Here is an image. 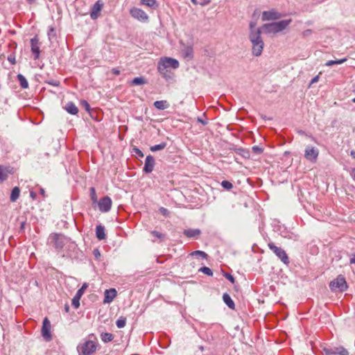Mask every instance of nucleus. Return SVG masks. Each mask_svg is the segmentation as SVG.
Wrapping results in <instances>:
<instances>
[{
  "label": "nucleus",
  "instance_id": "nucleus-1",
  "mask_svg": "<svg viewBox=\"0 0 355 355\" xmlns=\"http://www.w3.org/2000/svg\"><path fill=\"white\" fill-rule=\"evenodd\" d=\"M261 32L249 33V40L252 44V53L254 56H260L262 53L264 42L261 37Z\"/></svg>",
  "mask_w": 355,
  "mask_h": 355
},
{
  "label": "nucleus",
  "instance_id": "nucleus-2",
  "mask_svg": "<svg viewBox=\"0 0 355 355\" xmlns=\"http://www.w3.org/2000/svg\"><path fill=\"white\" fill-rule=\"evenodd\" d=\"M291 22V19L282 20L277 22L265 24L262 28L265 30L266 33L275 34L284 31Z\"/></svg>",
  "mask_w": 355,
  "mask_h": 355
},
{
  "label": "nucleus",
  "instance_id": "nucleus-3",
  "mask_svg": "<svg viewBox=\"0 0 355 355\" xmlns=\"http://www.w3.org/2000/svg\"><path fill=\"white\" fill-rule=\"evenodd\" d=\"M49 239L56 250H62L68 242V239L65 236L58 233L51 234Z\"/></svg>",
  "mask_w": 355,
  "mask_h": 355
},
{
  "label": "nucleus",
  "instance_id": "nucleus-4",
  "mask_svg": "<svg viewBox=\"0 0 355 355\" xmlns=\"http://www.w3.org/2000/svg\"><path fill=\"white\" fill-rule=\"evenodd\" d=\"M96 343L92 340H87L84 343L79 345L77 347L78 351L83 355H91L96 350Z\"/></svg>",
  "mask_w": 355,
  "mask_h": 355
},
{
  "label": "nucleus",
  "instance_id": "nucleus-5",
  "mask_svg": "<svg viewBox=\"0 0 355 355\" xmlns=\"http://www.w3.org/2000/svg\"><path fill=\"white\" fill-rule=\"evenodd\" d=\"M329 287L332 291L338 289V291L343 292L347 289L348 286L345 277L342 275H338L336 279L330 282Z\"/></svg>",
  "mask_w": 355,
  "mask_h": 355
},
{
  "label": "nucleus",
  "instance_id": "nucleus-6",
  "mask_svg": "<svg viewBox=\"0 0 355 355\" xmlns=\"http://www.w3.org/2000/svg\"><path fill=\"white\" fill-rule=\"evenodd\" d=\"M268 245L270 250H272L284 263H289L288 257L284 250L276 246L273 243H269Z\"/></svg>",
  "mask_w": 355,
  "mask_h": 355
},
{
  "label": "nucleus",
  "instance_id": "nucleus-7",
  "mask_svg": "<svg viewBox=\"0 0 355 355\" xmlns=\"http://www.w3.org/2000/svg\"><path fill=\"white\" fill-rule=\"evenodd\" d=\"M157 66L162 67L163 69L166 68L167 69H176L179 67V62L174 58L164 57L161 58L158 62Z\"/></svg>",
  "mask_w": 355,
  "mask_h": 355
},
{
  "label": "nucleus",
  "instance_id": "nucleus-8",
  "mask_svg": "<svg viewBox=\"0 0 355 355\" xmlns=\"http://www.w3.org/2000/svg\"><path fill=\"white\" fill-rule=\"evenodd\" d=\"M319 155V150L317 148L312 146H307L304 150V157L311 162H315Z\"/></svg>",
  "mask_w": 355,
  "mask_h": 355
},
{
  "label": "nucleus",
  "instance_id": "nucleus-9",
  "mask_svg": "<svg viewBox=\"0 0 355 355\" xmlns=\"http://www.w3.org/2000/svg\"><path fill=\"white\" fill-rule=\"evenodd\" d=\"M130 15L141 21H146L148 19V15L141 9L134 7L130 10Z\"/></svg>",
  "mask_w": 355,
  "mask_h": 355
},
{
  "label": "nucleus",
  "instance_id": "nucleus-10",
  "mask_svg": "<svg viewBox=\"0 0 355 355\" xmlns=\"http://www.w3.org/2000/svg\"><path fill=\"white\" fill-rule=\"evenodd\" d=\"M112 204L111 198L109 196H105L98 201V209L101 212H107L111 209Z\"/></svg>",
  "mask_w": 355,
  "mask_h": 355
},
{
  "label": "nucleus",
  "instance_id": "nucleus-11",
  "mask_svg": "<svg viewBox=\"0 0 355 355\" xmlns=\"http://www.w3.org/2000/svg\"><path fill=\"white\" fill-rule=\"evenodd\" d=\"M31 52L34 55V59L37 60L40 55V43L37 36L31 39Z\"/></svg>",
  "mask_w": 355,
  "mask_h": 355
},
{
  "label": "nucleus",
  "instance_id": "nucleus-12",
  "mask_svg": "<svg viewBox=\"0 0 355 355\" xmlns=\"http://www.w3.org/2000/svg\"><path fill=\"white\" fill-rule=\"evenodd\" d=\"M157 70L167 82L172 83L174 81L175 75L171 69H163L162 67L157 66Z\"/></svg>",
  "mask_w": 355,
  "mask_h": 355
},
{
  "label": "nucleus",
  "instance_id": "nucleus-13",
  "mask_svg": "<svg viewBox=\"0 0 355 355\" xmlns=\"http://www.w3.org/2000/svg\"><path fill=\"white\" fill-rule=\"evenodd\" d=\"M103 3L100 0L97 1L92 7L90 17L92 19H96L100 16V12L103 8Z\"/></svg>",
  "mask_w": 355,
  "mask_h": 355
},
{
  "label": "nucleus",
  "instance_id": "nucleus-14",
  "mask_svg": "<svg viewBox=\"0 0 355 355\" xmlns=\"http://www.w3.org/2000/svg\"><path fill=\"white\" fill-rule=\"evenodd\" d=\"M282 17L281 14L275 10H270L268 11H263L261 16L263 21L274 20L279 19Z\"/></svg>",
  "mask_w": 355,
  "mask_h": 355
},
{
  "label": "nucleus",
  "instance_id": "nucleus-15",
  "mask_svg": "<svg viewBox=\"0 0 355 355\" xmlns=\"http://www.w3.org/2000/svg\"><path fill=\"white\" fill-rule=\"evenodd\" d=\"M155 159L151 155H148L145 160L144 167L143 168V171L146 173H150L153 171L154 166H155Z\"/></svg>",
  "mask_w": 355,
  "mask_h": 355
},
{
  "label": "nucleus",
  "instance_id": "nucleus-16",
  "mask_svg": "<svg viewBox=\"0 0 355 355\" xmlns=\"http://www.w3.org/2000/svg\"><path fill=\"white\" fill-rule=\"evenodd\" d=\"M324 351L326 352V354H340V355H347L348 352L343 347H334V348H324Z\"/></svg>",
  "mask_w": 355,
  "mask_h": 355
},
{
  "label": "nucleus",
  "instance_id": "nucleus-17",
  "mask_svg": "<svg viewBox=\"0 0 355 355\" xmlns=\"http://www.w3.org/2000/svg\"><path fill=\"white\" fill-rule=\"evenodd\" d=\"M116 296V291L114 288H110L105 291L104 303H110Z\"/></svg>",
  "mask_w": 355,
  "mask_h": 355
},
{
  "label": "nucleus",
  "instance_id": "nucleus-18",
  "mask_svg": "<svg viewBox=\"0 0 355 355\" xmlns=\"http://www.w3.org/2000/svg\"><path fill=\"white\" fill-rule=\"evenodd\" d=\"M183 234L188 238L198 239L201 231L199 229H187L184 230Z\"/></svg>",
  "mask_w": 355,
  "mask_h": 355
},
{
  "label": "nucleus",
  "instance_id": "nucleus-19",
  "mask_svg": "<svg viewBox=\"0 0 355 355\" xmlns=\"http://www.w3.org/2000/svg\"><path fill=\"white\" fill-rule=\"evenodd\" d=\"M96 238L101 241L105 239L106 234L105 232V227L102 225H98L96 227Z\"/></svg>",
  "mask_w": 355,
  "mask_h": 355
},
{
  "label": "nucleus",
  "instance_id": "nucleus-20",
  "mask_svg": "<svg viewBox=\"0 0 355 355\" xmlns=\"http://www.w3.org/2000/svg\"><path fill=\"white\" fill-rule=\"evenodd\" d=\"M183 55L185 58L191 60L193 57V49L191 46H184L182 49Z\"/></svg>",
  "mask_w": 355,
  "mask_h": 355
},
{
  "label": "nucleus",
  "instance_id": "nucleus-21",
  "mask_svg": "<svg viewBox=\"0 0 355 355\" xmlns=\"http://www.w3.org/2000/svg\"><path fill=\"white\" fill-rule=\"evenodd\" d=\"M65 110H67V112L71 114H78V107H76V105L72 103V102H69L66 104L65 105Z\"/></svg>",
  "mask_w": 355,
  "mask_h": 355
},
{
  "label": "nucleus",
  "instance_id": "nucleus-22",
  "mask_svg": "<svg viewBox=\"0 0 355 355\" xmlns=\"http://www.w3.org/2000/svg\"><path fill=\"white\" fill-rule=\"evenodd\" d=\"M223 300L225 304L231 309H234L235 304L231 297L227 293H224L223 295Z\"/></svg>",
  "mask_w": 355,
  "mask_h": 355
},
{
  "label": "nucleus",
  "instance_id": "nucleus-23",
  "mask_svg": "<svg viewBox=\"0 0 355 355\" xmlns=\"http://www.w3.org/2000/svg\"><path fill=\"white\" fill-rule=\"evenodd\" d=\"M20 194V189L18 187H14L10 193V200L11 202H16L17 200L19 198Z\"/></svg>",
  "mask_w": 355,
  "mask_h": 355
},
{
  "label": "nucleus",
  "instance_id": "nucleus-24",
  "mask_svg": "<svg viewBox=\"0 0 355 355\" xmlns=\"http://www.w3.org/2000/svg\"><path fill=\"white\" fill-rule=\"evenodd\" d=\"M154 106L158 110H163L168 107L169 104L166 101H157L154 103Z\"/></svg>",
  "mask_w": 355,
  "mask_h": 355
},
{
  "label": "nucleus",
  "instance_id": "nucleus-25",
  "mask_svg": "<svg viewBox=\"0 0 355 355\" xmlns=\"http://www.w3.org/2000/svg\"><path fill=\"white\" fill-rule=\"evenodd\" d=\"M17 78L21 88L26 89L28 87V83L26 78L22 74H18Z\"/></svg>",
  "mask_w": 355,
  "mask_h": 355
},
{
  "label": "nucleus",
  "instance_id": "nucleus-26",
  "mask_svg": "<svg viewBox=\"0 0 355 355\" xmlns=\"http://www.w3.org/2000/svg\"><path fill=\"white\" fill-rule=\"evenodd\" d=\"M51 327V325L50 321L47 318H45L43 320L41 333H50Z\"/></svg>",
  "mask_w": 355,
  "mask_h": 355
},
{
  "label": "nucleus",
  "instance_id": "nucleus-27",
  "mask_svg": "<svg viewBox=\"0 0 355 355\" xmlns=\"http://www.w3.org/2000/svg\"><path fill=\"white\" fill-rule=\"evenodd\" d=\"M150 234L157 239L159 242H162L166 239V234L161 233L156 230H153L150 232Z\"/></svg>",
  "mask_w": 355,
  "mask_h": 355
},
{
  "label": "nucleus",
  "instance_id": "nucleus-28",
  "mask_svg": "<svg viewBox=\"0 0 355 355\" xmlns=\"http://www.w3.org/2000/svg\"><path fill=\"white\" fill-rule=\"evenodd\" d=\"M8 171L6 167L0 166V181L3 182L8 178Z\"/></svg>",
  "mask_w": 355,
  "mask_h": 355
},
{
  "label": "nucleus",
  "instance_id": "nucleus-29",
  "mask_svg": "<svg viewBox=\"0 0 355 355\" xmlns=\"http://www.w3.org/2000/svg\"><path fill=\"white\" fill-rule=\"evenodd\" d=\"M133 85H141L146 84V80L144 77H136L132 81Z\"/></svg>",
  "mask_w": 355,
  "mask_h": 355
},
{
  "label": "nucleus",
  "instance_id": "nucleus-30",
  "mask_svg": "<svg viewBox=\"0 0 355 355\" xmlns=\"http://www.w3.org/2000/svg\"><path fill=\"white\" fill-rule=\"evenodd\" d=\"M166 147V142H162L159 144L150 146V150L152 152H156L158 150H162L164 149Z\"/></svg>",
  "mask_w": 355,
  "mask_h": 355
},
{
  "label": "nucleus",
  "instance_id": "nucleus-31",
  "mask_svg": "<svg viewBox=\"0 0 355 355\" xmlns=\"http://www.w3.org/2000/svg\"><path fill=\"white\" fill-rule=\"evenodd\" d=\"M81 296H78V295H75L71 301V304L75 309H78L80 306V300Z\"/></svg>",
  "mask_w": 355,
  "mask_h": 355
},
{
  "label": "nucleus",
  "instance_id": "nucleus-32",
  "mask_svg": "<svg viewBox=\"0 0 355 355\" xmlns=\"http://www.w3.org/2000/svg\"><path fill=\"white\" fill-rule=\"evenodd\" d=\"M141 4L152 8L156 4V0H141Z\"/></svg>",
  "mask_w": 355,
  "mask_h": 355
},
{
  "label": "nucleus",
  "instance_id": "nucleus-33",
  "mask_svg": "<svg viewBox=\"0 0 355 355\" xmlns=\"http://www.w3.org/2000/svg\"><path fill=\"white\" fill-rule=\"evenodd\" d=\"M125 323H126V318H123V317L119 318L116 322V324L118 328L124 327L125 325Z\"/></svg>",
  "mask_w": 355,
  "mask_h": 355
},
{
  "label": "nucleus",
  "instance_id": "nucleus-34",
  "mask_svg": "<svg viewBox=\"0 0 355 355\" xmlns=\"http://www.w3.org/2000/svg\"><path fill=\"white\" fill-rule=\"evenodd\" d=\"M88 288V284L87 283H84L81 288L80 289L78 290V291L76 292V295H78V296H83V294L85 293L86 289Z\"/></svg>",
  "mask_w": 355,
  "mask_h": 355
},
{
  "label": "nucleus",
  "instance_id": "nucleus-35",
  "mask_svg": "<svg viewBox=\"0 0 355 355\" xmlns=\"http://www.w3.org/2000/svg\"><path fill=\"white\" fill-rule=\"evenodd\" d=\"M249 27H250V33H252L253 32H261V28H256V23L254 21H250Z\"/></svg>",
  "mask_w": 355,
  "mask_h": 355
},
{
  "label": "nucleus",
  "instance_id": "nucleus-36",
  "mask_svg": "<svg viewBox=\"0 0 355 355\" xmlns=\"http://www.w3.org/2000/svg\"><path fill=\"white\" fill-rule=\"evenodd\" d=\"M199 271L200 272H202V273L208 275V276H212L213 275V272L212 270L208 268V267H206V266H203L202 268H200L199 269Z\"/></svg>",
  "mask_w": 355,
  "mask_h": 355
},
{
  "label": "nucleus",
  "instance_id": "nucleus-37",
  "mask_svg": "<svg viewBox=\"0 0 355 355\" xmlns=\"http://www.w3.org/2000/svg\"><path fill=\"white\" fill-rule=\"evenodd\" d=\"M221 186L226 190H230L233 188L232 183L227 180L222 181Z\"/></svg>",
  "mask_w": 355,
  "mask_h": 355
},
{
  "label": "nucleus",
  "instance_id": "nucleus-38",
  "mask_svg": "<svg viewBox=\"0 0 355 355\" xmlns=\"http://www.w3.org/2000/svg\"><path fill=\"white\" fill-rule=\"evenodd\" d=\"M89 191H90L91 200H92V202L94 203H96L97 202V196H96V193L95 189L94 187H91L89 189Z\"/></svg>",
  "mask_w": 355,
  "mask_h": 355
},
{
  "label": "nucleus",
  "instance_id": "nucleus-39",
  "mask_svg": "<svg viewBox=\"0 0 355 355\" xmlns=\"http://www.w3.org/2000/svg\"><path fill=\"white\" fill-rule=\"evenodd\" d=\"M101 340L104 343H108L113 340L112 334H101Z\"/></svg>",
  "mask_w": 355,
  "mask_h": 355
},
{
  "label": "nucleus",
  "instance_id": "nucleus-40",
  "mask_svg": "<svg viewBox=\"0 0 355 355\" xmlns=\"http://www.w3.org/2000/svg\"><path fill=\"white\" fill-rule=\"evenodd\" d=\"M191 255H192V256L198 255V256L201 257L202 259H205L207 257V254L205 252L200 251V250L194 251V252H191Z\"/></svg>",
  "mask_w": 355,
  "mask_h": 355
},
{
  "label": "nucleus",
  "instance_id": "nucleus-41",
  "mask_svg": "<svg viewBox=\"0 0 355 355\" xmlns=\"http://www.w3.org/2000/svg\"><path fill=\"white\" fill-rule=\"evenodd\" d=\"M252 150L256 154H261L263 152V148L258 146H254L252 147Z\"/></svg>",
  "mask_w": 355,
  "mask_h": 355
},
{
  "label": "nucleus",
  "instance_id": "nucleus-42",
  "mask_svg": "<svg viewBox=\"0 0 355 355\" xmlns=\"http://www.w3.org/2000/svg\"><path fill=\"white\" fill-rule=\"evenodd\" d=\"M81 105L85 109L86 111L89 112V110H90V105H89V104L88 103V102L87 101H85V100L82 101H81Z\"/></svg>",
  "mask_w": 355,
  "mask_h": 355
},
{
  "label": "nucleus",
  "instance_id": "nucleus-43",
  "mask_svg": "<svg viewBox=\"0 0 355 355\" xmlns=\"http://www.w3.org/2000/svg\"><path fill=\"white\" fill-rule=\"evenodd\" d=\"M224 276H225V277H226V278H227L230 282H231L232 284H234V282H235V279H234V277L231 274H230V273H225V274L224 275Z\"/></svg>",
  "mask_w": 355,
  "mask_h": 355
},
{
  "label": "nucleus",
  "instance_id": "nucleus-44",
  "mask_svg": "<svg viewBox=\"0 0 355 355\" xmlns=\"http://www.w3.org/2000/svg\"><path fill=\"white\" fill-rule=\"evenodd\" d=\"M55 29L53 27H51L49 28V31H48V36L49 37V39L51 37H53L55 36Z\"/></svg>",
  "mask_w": 355,
  "mask_h": 355
},
{
  "label": "nucleus",
  "instance_id": "nucleus-45",
  "mask_svg": "<svg viewBox=\"0 0 355 355\" xmlns=\"http://www.w3.org/2000/svg\"><path fill=\"white\" fill-rule=\"evenodd\" d=\"M8 60L12 64H15L16 63V60H15V58L14 55H10L8 57Z\"/></svg>",
  "mask_w": 355,
  "mask_h": 355
},
{
  "label": "nucleus",
  "instance_id": "nucleus-46",
  "mask_svg": "<svg viewBox=\"0 0 355 355\" xmlns=\"http://www.w3.org/2000/svg\"><path fill=\"white\" fill-rule=\"evenodd\" d=\"M42 336L46 341H50L52 339V334H42Z\"/></svg>",
  "mask_w": 355,
  "mask_h": 355
},
{
  "label": "nucleus",
  "instance_id": "nucleus-47",
  "mask_svg": "<svg viewBox=\"0 0 355 355\" xmlns=\"http://www.w3.org/2000/svg\"><path fill=\"white\" fill-rule=\"evenodd\" d=\"M49 85L53 86H58L60 85V82L58 80H52L48 82Z\"/></svg>",
  "mask_w": 355,
  "mask_h": 355
},
{
  "label": "nucleus",
  "instance_id": "nucleus-48",
  "mask_svg": "<svg viewBox=\"0 0 355 355\" xmlns=\"http://www.w3.org/2000/svg\"><path fill=\"white\" fill-rule=\"evenodd\" d=\"M334 64H336V60H329L325 63L327 67H331Z\"/></svg>",
  "mask_w": 355,
  "mask_h": 355
},
{
  "label": "nucleus",
  "instance_id": "nucleus-49",
  "mask_svg": "<svg viewBox=\"0 0 355 355\" xmlns=\"http://www.w3.org/2000/svg\"><path fill=\"white\" fill-rule=\"evenodd\" d=\"M112 73L113 74L116 75V76H118V75H119V74H120L121 71H120V70H119V69H117V68H113V69H112Z\"/></svg>",
  "mask_w": 355,
  "mask_h": 355
},
{
  "label": "nucleus",
  "instance_id": "nucleus-50",
  "mask_svg": "<svg viewBox=\"0 0 355 355\" xmlns=\"http://www.w3.org/2000/svg\"><path fill=\"white\" fill-rule=\"evenodd\" d=\"M94 255L96 257V258H98L101 256V253L98 249H94Z\"/></svg>",
  "mask_w": 355,
  "mask_h": 355
},
{
  "label": "nucleus",
  "instance_id": "nucleus-51",
  "mask_svg": "<svg viewBox=\"0 0 355 355\" xmlns=\"http://www.w3.org/2000/svg\"><path fill=\"white\" fill-rule=\"evenodd\" d=\"M135 150L139 157H144V153L139 148H135Z\"/></svg>",
  "mask_w": 355,
  "mask_h": 355
},
{
  "label": "nucleus",
  "instance_id": "nucleus-52",
  "mask_svg": "<svg viewBox=\"0 0 355 355\" xmlns=\"http://www.w3.org/2000/svg\"><path fill=\"white\" fill-rule=\"evenodd\" d=\"M346 61H347V58H343V59H340V60H336V64H343V63L345 62Z\"/></svg>",
  "mask_w": 355,
  "mask_h": 355
},
{
  "label": "nucleus",
  "instance_id": "nucleus-53",
  "mask_svg": "<svg viewBox=\"0 0 355 355\" xmlns=\"http://www.w3.org/2000/svg\"><path fill=\"white\" fill-rule=\"evenodd\" d=\"M30 196L33 200H35L37 198V193L34 191H31Z\"/></svg>",
  "mask_w": 355,
  "mask_h": 355
},
{
  "label": "nucleus",
  "instance_id": "nucleus-54",
  "mask_svg": "<svg viewBox=\"0 0 355 355\" xmlns=\"http://www.w3.org/2000/svg\"><path fill=\"white\" fill-rule=\"evenodd\" d=\"M159 210L160 212L164 216H166L168 213V210L164 207H161Z\"/></svg>",
  "mask_w": 355,
  "mask_h": 355
},
{
  "label": "nucleus",
  "instance_id": "nucleus-55",
  "mask_svg": "<svg viewBox=\"0 0 355 355\" xmlns=\"http://www.w3.org/2000/svg\"><path fill=\"white\" fill-rule=\"evenodd\" d=\"M311 33H312L311 30H310V29H307V30H306V31H304L303 32V35H304V36H308V35H309L310 34H311Z\"/></svg>",
  "mask_w": 355,
  "mask_h": 355
},
{
  "label": "nucleus",
  "instance_id": "nucleus-56",
  "mask_svg": "<svg viewBox=\"0 0 355 355\" xmlns=\"http://www.w3.org/2000/svg\"><path fill=\"white\" fill-rule=\"evenodd\" d=\"M319 80V76H315L311 81V84H313V83H317Z\"/></svg>",
  "mask_w": 355,
  "mask_h": 355
},
{
  "label": "nucleus",
  "instance_id": "nucleus-57",
  "mask_svg": "<svg viewBox=\"0 0 355 355\" xmlns=\"http://www.w3.org/2000/svg\"><path fill=\"white\" fill-rule=\"evenodd\" d=\"M350 174L353 180L355 181V168L352 169Z\"/></svg>",
  "mask_w": 355,
  "mask_h": 355
},
{
  "label": "nucleus",
  "instance_id": "nucleus-58",
  "mask_svg": "<svg viewBox=\"0 0 355 355\" xmlns=\"http://www.w3.org/2000/svg\"><path fill=\"white\" fill-rule=\"evenodd\" d=\"M40 193L44 197H46L45 191L43 188H40Z\"/></svg>",
  "mask_w": 355,
  "mask_h": 355
},
{
  "label": "nucleus",
  "instance_id": "nucleus-59",
  "mask_svg": "<svg viewBox=\"0 0 355 355\" xmlns=\"http://www.w3.org/2000/svg\"><path fill=\"white\" fill-rule=\"evenodd\" d=\"M350 263L355 264V253L353 254V257L350 259Z\"/></svg>",
  "mask_w": 355,
  "mask_h": 355
},
{
  "label": "nucleus",
  "instance_id": "nucleus-60",
  "mask_svg": "<svg viewBox=\"0 0 355 355\" xmlns=\"http://www.w3.org/2000/svg\"><path fill=\"white\" fill-rule=\"evenodd\" d=\"M198 122H200V123H202V124H203V125H206V124H207V122H206V121H205L204 120H202V119H200V118H198Z\"/></svg>",
  "mask_w": 355,
  "mask_h": 355
},
{
  "label": "nucleus",
  "instance_id": "nucleus-61",
  "mask_svg": "<svg viewBox=\"0 0 355 355\" xmlns=\"http://www.w3.org/2000/svg\"><path fill=\"white\" fill-rule=\"evenodd\" d=\"M350 155L355 159V151L352 150L350 152Z\"/></svg>",
  "mask_w": 355,
  "mask_h": 355
},
{
  "label": "nucleus",
  "instance_id": "nucleus-62",
  "mask_svg": "<svg viewBox=\"0 0 355 355\" xmlns=\"http://www.w3.org/2000/svg\"><path fill=\"white\" fill-rule=\"evenodd\" d=\"M191 2L194 4V5H197L198 4V2H197V0H191Z\"/></svg>",
  "mask_w": 355,
  "mask_h": 355
},
{
  "label": "nucleus",
  "instance_id": "nucleus-63",
  "mask_svg": "<svg viewBox=\"0 0 355 355\" xmlns=\"http://www.w3.org/2000/svg\"><path fill=\"white\" fill-rule=\"evenodd\" d=\"M29 3H33L35 0H26Z\"/></svg>",
  "mask_w": 355,
  "mask_h": 355
},
{
  "label": "nucleus",
  "instance_id": "nucleus-64",
  "mask_svg": "<svg viewBox=\"0 0 355 355\" xmlns=\"http://www.w3.org/2000/svg\"><path fill=\"white\" fill-rule=\"evenodd\" d=\"M352 102L355 103V98L352 99Z\"/></svg>",
  "mask_w": 355,
  "mask_h": 355
}]
</instances>
